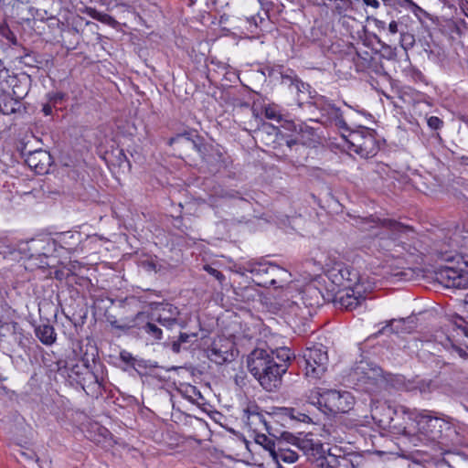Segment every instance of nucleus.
Returning <instances> with one entry per match:
<instances>
[{
	"mask_svg": "<svg viewBox=\"0 0 468 468\" xmlns=\"http://www.w3.org/2000/svg\"><path fill=\"white\" fill-rule=\"evenodd\" d=\"M249 371L267 391H274L282 385V378L287 371L286 364H278L270 352L257 348L248 356Z\"/></svg>",
	"mask_w": 468,
	"mask_h": 468,
	"instance_id": "1",
	"label": "nucleus"
},
{
	"mask_svg": "<svg viewBox=\"0 0 468 468\" xmlns=\"http://www.w3.org/2000/svg\"><path fill=\"white\" fill-rule=\"evenodd\" d=\"M284 436H285V439L290 443L296 446L298 449L302 450L304 452H306L310 450H313V442L311 440H308L305 438L295 437L292 434H285Z\"/></svg>",
	"mask_w": 468,
	"mask_h": 468,
	"instance_id": "20",
	"label": "nucleus"
},
{
	"mask_svg": "<svg viewBox=\"0 0 468 468\" xmlns=\"http://www.w3.org/2000/svg\"><path fill=\"white\" fill-rule=\"evenodd\" d=\"M144 266L147 271H157L156 263L154 261H144Z\"/></svg>",
	"mask_w": 468,
	"mask_h": 468,
	"instance_id": "36",
	"label": "nucleus"
},
{
	"mask_svg": "<svg viewBox=\"0 0 468 468\" xmlns=\"http://www.w3.org/2000/svg\"><path fill=\"white\" fill-rule=\"evenodd\" d=\"M362 1L367 6H372L374 8H378L379 6V2L378 0H362Z\"/></svg>",
	"mask_w": 468,
	"mask_h": 468,
	"instance_id": "39",
	"label": "nucleus"
},
{
	"mask_svg": "<svg viewBox=\"0 0 468 468\" xmlns=\"http://www.w3.org/2000/svg\"><path fill=\"white\" fill-rule=\"evenodd\" d=\"M232 344L226 340L214 342L207 350V357L214 363L221 365L233 359V353L230 351Z\"/></svg>",
	"mask_w": 468,
	"mask_h": 468,
	"instance_id": "14",
	"label": "nucleus"
},
{
	"mask_svg": "<svg viewBox=\"0 0 468 468\" xmlns=\"http://www.w3.org/2000/svg\"><path fill=\"white\" fill-rule=\"evenodd\" d=\"M255 441L261 445L269 452L270 456L272 455L273 452H275L278 447V444H276L271 438L267 437L263 432L255 434Z\"/></svg>",
	"mask_w": 468,
	"mask_h": 468,
	"instance_id": "21",
	"label": "nucleus"
},
{
	"mask_svg": "<svg viewBox=\"0 0 468 468\" xmlns=\"http://www.w3.org/2000/svg\"><path fill=\"white\" fill-rule=\"evenodd\" d=\"M297 143V140H288L287 141V145L289 147H292V145H294L295 144Z\"/></svg>",
	"mask_w": 468,
	"mask_h": 468,
	"instance_id": "48",
	"label": "nucleus"
},
{
	"mask_svg": "<svg viewBox=\"0 0 468 468\" xmlns=\"http://www.w3.org/2000/svg\"><path fill=\"white\" fill-rule=\"evenodd\" d=\"M246 271L259 286L283 288L292 282V274L276 264L270 262H248Z\"/></svg>",
	"mask_w": 468,
	"mask_h": 468,
	"instance_id": "4",
	"label": "nucleus"
},
{
	"mask_svg": "<svg viewBox=\"0 0 468 468\" xmlns=\"http://www.w3.org/2000/svg\"><path fill=\"white\" fill-rule=\"evenodd\" d=\"M327 278L337 290L364 285L358 271L350 266L343 263H335L327 271Z\"/></svg>",
	"mask_w": 468,
	"mask_h": 468,
	"instance_id": "8",
	"label": "nucleus"
},
{
	"mask_svg": "<svg viewBox=\"0 0 468 468\" xmlns=\"http://www.w3.org/2000/svg\"><path fill=\"white\" fill-rule=\"evenodd\" d=\"M301 305L299 303H292L288 305V315L292 316V319L296 324V320H306L308 316L311 315V311L305 305V303H302Z\"/></svg>",
	"mask_w": 468,
	"mask_h": 468,
	"instance_id": "19",
	"label": "nucleus"
},
{
	"mask_svg": "<svg viewBox=\"0 0 468 468\" xmlns=\"http://www.w3.org/2000/svg\"><path fill=\"white\" fill-rule=\"evenodd\" d=\"M400 244L404 245V244H405V242H404V241H402V240H400V241H399V244H394V246H399Z\"/></svg>",
	"mask_w": 468,
	"mask_h": 468,
	"instance_id": "50",
	"label": "nucleus"
},
{
	"mask_svg": "<svg viewBox=\"0 0 468 468\" xmlns=\"http://www.w3.org/2000/svg\"><path fill=\"white\" fill-rule=\"evenodd\" d=\"M264 115L269 120L280 122L282 120V114L276 104H268L264 107Z\"/></svg>",
	"mask_w": 468,
	"mask_h": 468,
	"instance_id": "26",
	"label": "nucleus"
},
{
	"mask_svg": "<svg viewBox=\"0 0 468 468\" xmlns=\"http://www.w3.org/2000/svg\"><path fill=\"white\" fill-rule=\"evenodd\" d=\"M300 141L303 144L313 146L316 143L315 132L312 129H306L305 131H300Z\"/></svg>",
	"mask_w": 468,
	"mask_h": 468,
	"instance_id": "27",
	"label": "nucleus"
},
{
	"mask_svg": "<svg viewBox=\"0 0 468 468\" xmlns=\"http://www.w3.org/2000/svg\"><path fill=\"white\" fill-rule=\"evenodd\" d=\"M452 353L458 355L461 358H463V359L468 358L467 351L461 346L452 345Z\"/></svg>",
	"mask_w": 468,
	"mask_h": 468,
	"instance_id": "34",
	"label": "nucleus"
},
{
	"mask_svg": "<svg viewBox=\"0 0 468 468\" xmlns=\"http://www.w3.org/2000/svg\"><path fill=\"white\" fill-rule=\"evenodd\" d=\"M178 308L168 303H155L152 308L151 319L166 328L179 324Z\"/></svg>",
	"mask_w": 468,
	"mask_h": 468,
	"instance_id": "11",
	"label": "nucleus"
},
{
	"mask_svg": "<svg viewBox=\"0 0 468 468\" xmlns=\"http://www.w3.org/2000/svg\"><path fill=\"white\" fill-rule=\"evenodd\" d=\"M112 326H114V327H116V328L124 329V328H130V327H133V326H134V325H135V324H124V325H120V324H117V322H113V323H112Z\"/></svg>",
	"mask_w": 468,
	"mask_h": 468,
	"instance_id": "42",
	"label": "nucleus"
},
{
	"mask_svg": "<svg viewBox=\"0 0 468 468\" xmlns=\"http://www.w3.org/2000/svg\"><path fill=\"white\" fill-rule=\"evenodd\" d=\"M43 112H44L45 115H49L52 112V109L49 105H44Z\"/></svg>",
	"mask_w": 468,
	"mask_h": 468,
	"instance_id": "45",
	"label": "nucleus"
},
{
	"mask_svg": "<svg viewBox=\"0 0 468 468\" xmlns=\"http://www.w3.org/2000/svg\"><path fill=\"white\" fill-rule=\"evenodd\" d=\"M305 363V376L313 379H319L327 370L329 357L325 346L320 343H313L303 352Z\"/></svg>",
	"mask_w": 468,
	"mask_h": 468,
	"instance_id": "6",
	"label": "nucleus"
},
{
	"mask_svg": "<svg viewBox=\"0 0 468 468\" xmlns=\"http://www.w3.org/2000/svg\"><path fill=\"white\" fill-rule=\"evenodd\" d=\"M243 421L255 434L263 431H269V427L265 416L258 411L256 407L248 408L244 410L242 416Z\"/></svg>",
	"mask_w": 468,
	"mask_h": 468,
	"instance_id": "15",
	"label": "nucleus"
},
{
	"mask_svg": "<svg viewBox=\"0 0 468 468\" xmlns=\"http://www.w3.org/2000/svg\"><path fill=\"white\" fill-rule=\"evenodd\" d=\"M415 388L419 389L420 393H427L431 390V382L426 380H420L417 382Z\"/></svg>",
	"mask_w": 468,
	"mask_h": 468,
	"instance_id": "32",
	"label": "nucleus"
},
{
	"mask_svg": "<svg viewBox=\"0 0 468 468\" xmlns=\"http://www.w3.org/2000/svg\"><path fill=\"white\" fill-rule=\"evenodd\" d=\"M388 228L392 232L391 239L395 242L398 239H400L402 235H407L409 232H412L409 227L404 226L396 221H388Z\"/></svg>",
	"mask_w": 468,
	"mask_h": 468,
	"instance_id": "23",
	"label": "nucleus"
},
{
	"mask_svg": "<svg viewBox=\"0 0 468 468\" xmlns=\"http://www.w3.org/2000/svg\"><path fill=\"white\" fill-rule=\"evenodd\" d=\"M324 468H334V467L332 465H327V466H325Z\"/></svg>",
	"mask_w": 468,
	"mask_h": 468,
	"instance_id": "51",
	"label": "nucleus"
},
{
	"mask_svg": "<svg viewBox=\"0 0 468 468\" xmlns=\"http://www.w3.org/2000/svg\"><path fill=\"white\" fill-rule=\"evenodd\" d=\"M272 460L277 463L279 468H282L281 462L285 463H293L298 459V454L289 448L282 446V442H278V447L271 456Z\"/></svg>",
	"mask_w": 468,
	"mask_h": 468,
	"instance_id": "17",
	"label": "nucleus"
},
{
	"mask_svg": "<svg viewBox=\"0 0 468 468\" xmlns=\"http://www.w3.org/2000/svg\"><path fill=\"white\" fill-rule=\"evenodd\" d=\"M367 288L364 285H356V287L336 290L335 292V303H338L342 308L352 311L361 306L366 301L364 293Z\"/></svg>",
	"mask_w": 468,
	"mask_h": 468,
	"instance_id": "10",
	"label": "nucleus"
},
{
	"mask_svg": "<svg viewBox=\"0 0 468 468\" xmlns=\"http://www.w3.org/2000/svg\"><path fill=\"white\" fill-rule=\"evenodd\" d=\"M428 126L432 130H439L441 128L443 122L437 116H431L427 119Z\"/></svg>",
	"mask_w": 468,
	"mask_h": 468,
	"instance_id": "31",
	"label": "nucleus"
},
{
	"mask_svg": "<svg viewBox=\"0 0 468 468\" xmlns=\"http://www.w3.org/2000/svg\"><path fill=\"white\" fill-rule=\"evenodd\" d=\"M25 162L37 174L42 175L48 172L52 161L48 152L38 149L26 154Z\"/></svg>",
	"mask_w": 468,
	"mask_h": 468,
	"instance_id": "13",
	"label": "nucleus"
},
{
	"mask_svg": "<svg viewBox=\"0 0 468 468\" xmlns=\"http://www.w3.org/2000/svg\"><path fill=\"white\" fill-rule=\"evenodd\" d=\"M322 115L326 117L327 120L341 129H346V122L343 118L342 112L339 108L332 103H324L321 107Z\"/></svg>",
	"mask_w": 468,
	"mask_h": 468,
	"instance_id": "16",
	"label": "nucleus"
},
{
	"mask_svg": "<svg viewBox=\"0 0 468 468\" xmlns=\"http://www.w3.org/2000/svg\"><path fill=\"white\" fill-rule=\"evenodd\" d=\"M190 336H196V335H188V334H186V333H181L180 335H179V338H178V341L183 344V343H186L188 342Z\"/></svg>",
	"mask_w": 468,
	"mask_h": 468,
	"instance_id": "38",
	"label": "nucleus"
},
{
	"mask_svg": "<svg viewBox=\"0 0 468 468\" xmlns=\"http://www.w3.org/2000/svg\"><path fill=\"white\" fill-rule=\"evenodd\" d=\"M463 304H464V310L468 314V293L465 295Z\"/></svg>",
	"mask_w": 468,
	"mask_h": 468,
	"instance_id": "46",
	"label": "nucleus"
},
{
	"mask_svg": "<svg viewBox=\"0 0 468 468\" xmlns=\"http://www.w3.org/2000/svg\"><path fill=\"white\" fill-rule=\"evenodd\" d=\"M436 279L447 288L463 289L468 286V271L452 266H441L436 271Z\"/></svg>",
	"mask_w": 468,
	"mask_h": 468,
	"instance_id": "9",
	"label": "nucleus"
},
{
	"mask_svg": "<svg viewBox=\"0 0 468 468\" xmlns=\"http://www.w3.org/2000/svg\"><path fill=\"white\" fill-rule=\"evenodd\" d=\"M388 32L391 34V35H395L399 32V24L398 22L396 21H391L389 24H388Z\"/></svg>",
	"mask_w": 468,
	"mask_h": 468,
	"instance_id": "35",
	"label": "nucleus"
},
{
	"mask_svg": "<svg viewBox=\"0 0 468 468\" xmlns=\"http://www.w3.org/2000/svg\"><path fill=\"white\" fill-rule=\"evenodd\" d=\"M68 239H74V235L70 232H66L60 236V241H62L64 244L69 245V243L67 241Z\"/></svg>",
	"mask_w": 468,
	"mask_h": 468,
	"instance_id": "37",
	"label": "nucleus"
},
{
	"mask_svg": "<svg viewBox=\"0 0 468 468\" xmlns=\"http://www.w3.org/2000/svg\"><path fill=\"white\" fill-rule=\"evenodd\" d=\"M21 456L28 461H36L37 460L34 452L27 453V452H21Z\"/></svg>",
	"mask_w": 468,
	"mask_h": 468,
	"instance_id": "41",
	"label": "nucleus"
},
{
	"mask_svg": "<svg viewBox=\"0 0 468 468\" xmlns=\"http://www.w3.org/2000/svg\"><path fill=\"white\" fill-rule=\"evenodd\" d=\"M333 3L334 12L339 16H346V13L352 10L351 0H329Z\"/></svg>",
	"mask_w": 468,
	"mask_h": 468,
	"instance_id": "25",
	"label": "nucleus"
},
{
	"mask_svg": "<svg viewBox=\"0 0 468 468\" xmlns=\"http://www.w3.org/2000/svg\"><path fill=\"white\" fill-rule=\"evenodd\" d=\"M120 358L122 361H123L126 364L133 365L135 361V358L133 356V355L127 351H122L120 353Z\"/></svg>",
	"mask_w": 468,
	"mask_h": 468,
	"instance_id": "33",
	"label": "nucleus"
},
{
	"mask_svg": "<svg viewBox=\"0 0 468 468\" xmlns=\"http://www.w3.org/2000/svg\"><path fill=\"white\" fill-rule=\"evenodd\" d=\"M346 141L350 144V148L362 157L373 156L378 151L374 132L368 128L363 127L356 131H351Z\"/></svg>",
	"mask_w": 468,
	"mask_h": 468,
	"instance_id": "7",
	"label": "nucleus"
},
{
	"mask_svg": "<svg viewBox=\"0 0 468 468\" xmlns=\"http://www.w3.org/2000/svg\"><path fill=\"white\" fill-rule=\"evenodd\" d=\"M87 14L91 18L98 20L103 24H106V25H109L112 27H115L117 24L116 20L112 16H111L108 14L99 12L95 8H88Z\"/></svg>",
	"mask_w": 468,
	"mask_h": 468,
	"instance_id": "22",
	"label": "nucleus"
},
{
	"mask_svg": "<svg viewBox=\"0 0 468 468\" xmlns=\"http://www.w3.org/2000/svg\"><path fill=\"white\" fill-rule=\"evenodd\" d=\"M270 356H273L274 360H276L278 364H286L288 366L287 363L291 360L292 354L290 348L281 347L275 351H271Z\"/></svg>",
	"mask_w": 468,
	"mask_h": 468,
	"instance_id": "24",
	"label": "nucleus"
},
{
	"mask_svg": "<svg viewBox=\"0 0 468 468\" xmlns=\"http://www.w3.org/2000/svg\"><path fill=\"white\" fill-rule=\"evenodd\" d=\"M183 139H184V137H183V136L178 135V136H177V137H176V138H172V139H170V144H173L174 142H176V141L183 140ZM185 140L186 141V143H190V141H189V139H188V138H185Z\"/></svg>",
	"mask_w": 468,
	"mask_h": 468,
	"instance_id": "44",
	"label": "nucleus"
},
{
	"mask_svg": "<svg viewBox=\"0 0 468 468\" xmlns=\"http://www.w3.org/2000/svg\"><path fill=\"white\" fill-rule=\"evenodd\" d=\"M36 335L40 342L46 346H51L56 341V333L52 325L44 324L38 325L36 330Z\"/></svg>",
	"mask_w": 468,
	"mask_h": 468,
	"instance_id": "18",
	"label": "nucleus"
},
{
	"mask_svg": "<svg viewBox=\"0 0 468 468\" xmlns=\"http://www.w3.org/2000/svg\"><path fill=\"white\" fill-rule=\"evenodd\" d=\"M376 26L378 29H385L386 28V23L384 21H381V20H377L376 21Z\"/></svg>",
	"mask_w": 468,
	"mask_h": 468,
	"instance_id": "43",
	"label": "nucleus"
},
{
	"mask_svg": "<svg viewBox=\"0 0 468 468\" xmlns=\"http://www.w3.org/2000/svg\"><path fill=\"white\" fill-rule=\"evenodd\" d=\"M350 377L356 386L368 393L379 391L387 382L379 367L364 360L353 367Z\"/></svg>",
	"mask_w": 468,
	"mask_h": 468,
	"instance_id": "5",
	"label": "nucleus"
},
{
	"mask_svg": "<svg viewBox=\"0 0 468 468\" xmlns=\"http://www.w3.org/2000/svg\"><path fill=\"white\" fill-rule=\"evenodd\" d=\"M382 410L387 411L388 417L386 420L378 418V407L371 409L372 418L379 422L389 425L394 420L392 415L409 414L410 417L414 416V419L417 422L418 431L431 441L439 440L441 437L443 429L448 427L447 421L439 417L432 416L427 410L416 412V410H411L405 406H398L395 408L390 406H383Z\"/></svg>",
	"mask_w": 468,
	"mask_h": 468,
	"instance_id": "2",
	"label": "nucleus"
},
{
	"mask_svg": "<svg viewBox=\"0 0 468 468\" xmlns=\"http://www.w3.org/2000/svg\"><path fill=\"white\" fill-rule=\"evenodd\" d=\"M261 131H276V129L271 125H265Z\"/></svg>",
	"mask_w": 468,
	"mask_h": 468,
	"instance_id": "47",
	"label": "nucleus"
},
{
	"mask_svg": "<svg viewBox=\"0 0 468 468\" xmlns=\"http://www.w3.org/2000/svg\"><path fill=\"white\" fill-rule=\"evenodd\" d=\"M203 269L211 276L215 277L219 283H222L225 281V276L218 270L213 268L210 265H205Z\"/></svg>",
	"mask_w": 468,
	"mask_h": 468,
	"instance_id": "30",
	"label": "nucleus"
},
{
	"mask_svg": "<svg viewBox=\"0 0 468 468\" xmlns=\"http://www.w3.org/2000/svg\"><path fill=\"white\" fill-rule=\"evenodd\" d=\"M281 85L296 96V101L302 105L303 101L309 98L310 86L303 82L293 72L281 74Z\"/></svg>",
	"mask_w": 468,
	"mask_h": 468,
	"instance_id": "12",
	"label": "nucleus"
},
{
	"mask_svg": "<svg viewBox=\"0 0 468 468\" xmlns=\"http://www.w3.org/2000/svg\"><path fill=\"white\" fill-rule=\"evenodd\" d=\"M285 410L286 414L292 420H297L302 422L311 421V418L307 414L299 412L295 409L289 408L285 409Z\"/></svg>",
	"mask_w": 468,
	"mask_h": 468,
	"instance_id": "28",
	"label": "nucleus"
},
{
	"mask_svg": "<svg viewBox=\"0 0 468 468\" xmlns=\"http://www.w3.org/2000/svg\"><path fill=\"white\" fill-rule=\"evenodd\" d=\"M144 316H145L144 313H138V314H136V318H137V319L142 318V317H144Z\"/></svg>",
	"mask_w": 468,
	"mask_h": 468,
	"instance_id": "49",
	"label": "nucleus"
},
{
	"mask_svg": "<svg viewBox=\"0 0 468 468\" xmlns=\"http://www.w3.org/2000/svg\"><path fill=\"white\" fill-rule=\"evenodd\" d=\"M144 331L147 334H149L150 335H152L155 339H161L162 338V335H163L162 330L156 324H154V323H152V322L146 323V324L144 325Z\"/></svg>",
	"mask_w": 468,
	"mask_h": 468,
	"instance_id": "29",
	"label": "nucleus"
},
{
	"mask_svg": "<svg viewBox=\"0 0 468 468\" xmlns=\"http://www.w3.org/2000/svg\"><path fill=\"white\" fill-rule=\"evenodd\" d=\"M180 346H181V343L177 340V341H174L171 345V349L173 350L174 353H179L180 352Z\"/></svg>",
	"mask_w": 468,
	"mask_h": 468,
	"instance_id": "40",
	"label": "nucleus"
},
{
	"mask_svg": "<svg viewBox=\"0 0 468 468\" xmlns=\"http://www.w3.org/2000/svg\"><path fill=\"white\" fill-rule=\"evenodd\" d=\"M310 404L317 408L325 415H336L350 410L354 404L353 396L347 391L335 389L312 390L308 396Z\"/></svg>",
	"mask_w": 468,
	"mask_h": 468,
	"instance_id": "3",
	"label": "nucleus"
}]
</instances>
